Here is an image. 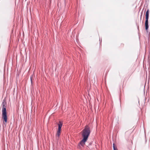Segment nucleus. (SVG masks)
<instances>
[{
  "label": "nucleus",
  "instance_id": "obj_1",
  "mask_svg": "<svg viewBox=\"0 0 150 150\" xmlns=\"http://www.w3.org/2000/svg\"><path fill=\"white\" fill-rule=\"evenodd\" d=\"M90 132L89 127L88 126H86L82 131V135L83 137V139L80 142L79 144V146L81 145L83 146L85 145V142L87 140Z\"/></svg>",
  "mask_w": 150,
  "mask_h": 150
},
{
  "label": "nucleus",
  "instance_id": "obj_2",
  "mask_svg": "<svg viewBox=\"0 0 150 150\" xmlns=\"http://www.w3.org/2000/svg\"><path fill=\"white\" fill-rule=\"evenodd\" d=\"M2 119L6 123L7 121V116L6 112V109L5 107V106L4 105H3L2 107Z\"/></svg>",
  "mask_w": 150,
  "mask_h": 150
},
{
  "label": "nucleus",
  "instance_id": "obj_3",
  "mask_svg": "<svg viewBox=\"0 0 150 150\" xmlns=\"http://www.w3.org/2000/svg\"><path fill=\"white\" fill-rule=\"evenodd\" d=\"M149 16V10L148 9L146 12V21L145 22V29L146 30H147L148 28V20Z\"/></svg>",
  "mask_w": 150,
  "mask_h": 150
},
{
  "label": "nucleus",
  "instance_id": "obj_4",
  "mask_svg": "<svg viewBox=\"0 0 150 150\" xmlns=\"http://www.w3.org/2000/svg\"><path fill=\"white\" fill-rule=\"evenodd\" d=\"M62 122L61 121H59V124H58V130H61V128L62 127Z\"/></svg>",
  "mask_w": 150,
  "mask_h": 150
},
{
  "label": "nucleus",
  "instance_id": "obj_5",
  "mask_svg": "<svg viewBox=\"0 0 150 150\" xmlns=\"http://www.w3.org/2000/svg\"><path fill=\"white\" fill-rule=\"evenodd\" d=\"M60 131H61V130H58L57 131V135L58 137H59L60 135Z\"/></svg>",
  "mask_w": 150,
  "mask_h": 150
},
{
  "label": "nucleus",
  "instance_id": "obj_6",
  "mask_svg": "<svg viewBox=\"0 0 150 150\" xmlns=\"http://www.w3.org/2000/svg\"><path fill=\"white\" fill-rule=\"evenodd\" d=\"M113 150H116L115 148V144H113Z\"/></svg>",
  "mask_w": 150,
  "mask_h": 150
},
{
  "label": "nucleus",
  "instance_id": "obj_7",
  "mask_svg": "<svg viewBox=\"0 0 150 150\" xmlns=\"http://www.w3.org/2000/svg\"><path fill=\"white\" fill-rule=\"evenodd\" d=\"M30 79H31V82L32 83V80H31V78H30Z\"/></svg>",
  "mask_w": 150,
  "mask_h": 150
},
{
  "label": "nucleus",
  "instance_id": "obj_8",
  "mask_svg": "<svg viewBox=\"0 0 150 150\" xmlns=\"http://www.w3.org/2000/svg\"><path fill=\"white\" fill-rule=\"evenodd\" d=\"M142 15H141V17H140V19H141V17H142Z\"/></svg>",
  "mask_w": 150,
  "mask_h": 150
}]
</instances>
